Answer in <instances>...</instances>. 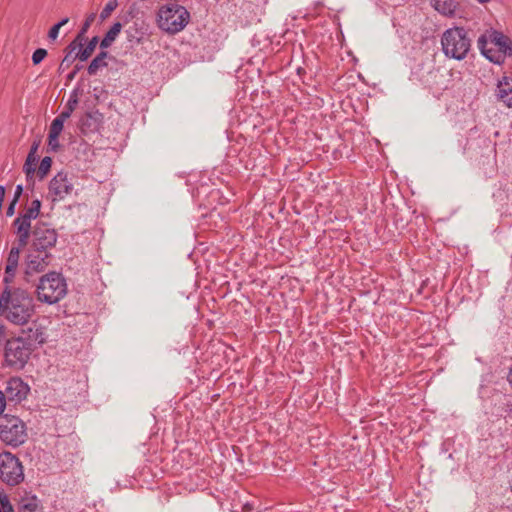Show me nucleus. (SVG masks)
Here are the masks:
<instances>
[{
    "mask_svg": "<svg viewBox=\"0 0 512 512\" xmlns=\"http://www.w3.org/2000/svg\"><path fill=\"white\" fill-rule=\"evenodd\" d=\"M35 314L32 294L23 288L6 286L0 295V316L15 325L25 326Z\"/></svg>",
    "mask_w": 512,
    "mask_h": 512,
    "instance_id": "obj_1",
    "label": "nucleus"
},
{
    "mask_svg": "<svg viewBox=\"0 0 512 512\" xmlns=\"http://www.w3.org/2000/svg\"><path fill=\"white\" fill-rule=\"evenodd\" d=\"M441 46L446 57L461 61L471 50V39L464 27L455 26L443 32Z\"/></svg>",
    "mask_w": 512,
    "mask_h": 512,
    "instance_id": "obj_2",
    "label": "nucleus"
},
{
    "mask_svg": "<svg viewBox=\"0 0 512 512\" xmlns=\"http://www.w3.org/2000/svg\"><path fill=\"white\" fill-rule=\"evenodd\" d=\"M190 21L188 10L177 3H170L159 8L157 14L158 27L171 35L182 31Z\"/></svg>",
    "mask_w": 512,
    "mask_h": 512,
    "instance_id": "obj_3",
    "label": "nucleus"
},
{
    "mask_svg": "<svg viewBox=\"0 0 512 512\" xmlns=\"http://www.w3.org/2000/svg\"><path fill=\"white\" fill-rule=\"evenodd\" d=\"M37 299L46 304H55L65 297L67 284L64 277L57 272L43 275L36 288Z\"/></svg>",
    "mask_w": 512,
    "mask_h": 512,
    "instance_id": "obj_4",
    "label": "nucleus"
},
{
    "mask_svg": "<svg viewBox=\"0 0 512 512\" xmlns=\"http://www.w3.org/2000/svg\"><path fill=\"white\" fill-rule=\"evenodd\" d=\"M28 439L27 426L18 416L4 414L0 416V441L17 448Z\"/></svg>",
    "mask_w": 512,
    "mask_h": 512,
    "instance_id": "obj_5",
    "label": "nucleus"
},
{
    "mask_svg": "<svg viewBox=\"0 0 512 512\" xmlns=\"http://www.w3.org/2000/svg\"><path fill=\"white\" fill-rule=\"evenodd\" d=\"M33 346L25 342L23 337H16L6 341L5 364L14 369L21 370L25 367L32 353Z\"/></svg>",
    "mask_w": 512,
    "mask_h": 512,
    "instance_id": "obj_6",
    "label": "nucleus"
},
{
    "mask_svg": "<svg viewBox=\"0 0 512 512\" xmlns=\"http://www.w3.org/2000/svg\"><path fill=\"white\" fill-rule=\"evenodd\" d=\"M0 480L9 486H16L24 480L22 463L9 451L0 453Z\"/></svg>",
    "mask_w": 512,
    "mask_h": 512,
    "instance_id": "obj_7",
    "label": "nucleus"
},
{
    "mask_svg": "<svg viewBox=\"0 0 512 512\" xmlns=\"http://www.w3.org/2000/svg\"><path fill=\"white\" fill-rule=\"evenodd\" d=\"M73 175L59 171L49 182L48 194L53 202L62 201L74 190Z\"/></svg>",
    "mask_w": 512,
    "mask_h": 512,
    "instance_id": "obj_8",
    "label": "nucleus"
},
{
    "mask_svg": "<svg viewBox=\"0 0 512 512\" xmlns=\"http://www.w3.org/2000/svg\"><path fill=\"white\" fill-rule=\"evenodd\" d=\"M32 235V247L40 252H47L48 248L54 247L58 237L55 229L50 228L45 223L38 224L34 228Z\"/></svg>",
    "mask_w": 512,
    "mask_h": 512,
    "instance_id": "obj_9",
    "label": "nucleus"
},
{
    "mask_svg": "<svg viewBox=\"0 0 512 512\" xmlns=\"http://www.w3.org/2000/svg\"><path fill=\"white\" fill-rule=\"evenodd\" d=\"M29 391L30 387L28 384L20 377L15 376L11 377L6 382L5 390L3 392L8 399V403L16 405L26 399Z\"/></svg>",
    "mask_w": 512,
    "mask_h": 512,
    "instance_id": "obj_10",
    "label": "nucleus"
},
{
    "mask_svg": "<svg viewBox=\"0 0 512 512\" xmlns=\"http://www.w3.org/2000/svg\"><path fill=\"white\" fill-rule=\"evenodd\" d=\"M51 254L33 249L27 256L26 274L43 272L50 264Z\"/></svg>",
    "mask_w": 512,
    "mask_h": 512,
    "instance_id": "obj_11",
    "label": "nucleus"
},
{
    "mask_svg": "<svg viewBox=\"0 0 512 512\" xmlns=\"http://www.w3.org/2000/svg\"><path fill=\"white\" fill-rule=\"evenodd\" d=\"M502 39H504V33L490 28L479 36L477 40V46L481 54L487 59V56H490V53L494 51L493 49L487 47L488 43L490 42L495 46H498Z\"/></svg>",
    "mask_w": 512,
    "mask_h": 512,
    "instance_id": "obj_12",
    "label": "nucleus"
},
{
    "mask_svg": "<svg viewBox=\"0 0 512 512\" xmlns=\"http://www.w3.org/2000/svg\"><path fill=\"white\" fill-rule=\"evenodd\" d=\"M497 47L498 50L490 53L487 59L494 64L501 65L505 62L507 56H512V40L504 34V39L500 41Z\"/></svg>",
    "mask_w": 512,
    "mask_h": 512,
    "instance_id": "obj_13",
    "label": "nucleus"
},
{
    "mask_svg": "<svg viewBox=\"0 0 512 512\" xmlns=\"http://www.w3.org/2000/svg\"><path fill=\"white\" fill-rule=\"evenodd\" d=\"M41 144V139H35L30 147V151L27 155L26 161L23 165V171L26 174L28 181L32 180L36 172V164L38 162V149Z\"/></svg>",
    "mask_w": 512,
    "mask_h": 512,
    "instance_id": "obj_14",
    "label": "nucleus"
},
{
    "mask_svg": "<svg viewBox=\"0 0 512 512\" xmlns=\"http://www.w3.org/2000/svg\"><path fill=\"white\" fill-rule=\"evenodd\" d=\"M31 220L30 218H26L25 215H20L17 217L13 225L16 227V233L18 236V244L20 247H25L28 244L31 230Z\"/></svg>",
    "mask_w": 512,
    "mask_h": 512,
    "instance_id": "obj_15",
    "label": "nucleus"
},
{
    "mask_svg": "<svg viewBox=\"0 0 512 512\" xmlns=\"http://www.w3.org/2000/svg\"><path fill=\"white\" fill-rule=\"evenodd\" d=\"M27 328L22 330V336L25 342H30V345L34 347L35 343L42 344L45 342L43 328L36 322H29Z\"/></svg>",
    "mask_w": 512,
    "mask_h": 512,
    "instance_id": "obj_16",
    "label": "nucleus"
},
{
    "mask_svg": "<svg viewBox=\"0 0 512 512\" xmlns=\"http://www.w3.org/2000/svg\"><path fill=\"white\" fill-rule=\"evenodd\" d=\"M19 512H43L41 501L35 494L25 491L18 502Z\"/></svg>",
    "mask_w": 512,
    "mask_h": 512,
    "instance_id": "obj_17",
    "label": "nucleus"
},
{
    "mask_svg": "<svg viewBox=\"0 0 512 512\" xmlns=\"http://www.w3.org/2000/svg\"><path fill=\"white\" fill-rule=\"evenodd\" d=\"M498 99H500L507 107L512 108V79L503 76L498 81L497 93Z\"/></svg>",
    "mask_w": 512,
    "mask_h": 512,
    "instance_id": "obj_18",
    "label": "nucleus"
},
{
    "mask_svg": "<svg viewBox=\"0 0 512 512\" xmlns=\"http://www.w3.org/2000/svg\"><path fill=\"white\" fill-rule=\"evenodd\" d=\"M434 8L444 16L453 17L455 15L457 5L453 0H437L434 4Z\"/></svg>",
    "mask_w": 512,
    "mask_h": 512,
    "instance_id": "obj_19",
    "label": "nucleus"
},
{
    "mask_svg": "<svg viewBox=\"0 0 512 512\" xmlns=\"http://www.w3.org/2000/svg\"><path fill=\"white\" fill-rule=\"evenodd\" d=\"M108 56V52L101 51L89 64L87 68V72L89 75H96L100 68H104L107 66V62L105 59Z\"/></svg>",
    "mask_w": 512,
    "mask_h": 512,
    "instance_id": "obj_20",
    "label": "nucleus"
},
{
    "mask_svg": "<svg viewBox=\"0 0 512 512\" xmlns=\"http://www.w3.org/2000/svg\"><path fill=\"white\" fill-rule=\"evenodd\" d=\"M121 29L122 24L120 22L114 23L102 39L100 47L102 49L108 48L112 44V42L117 38V36L121 32Z\"/></svg>",
    "mask_w": 512,
    "mask_h": 512,
    "instance_id": "obj_21",
    "label": "nucleus"
},
{
    "mask_svg": "<svg viewBox=\"0 0 512 512\" xmlns=\"http://www.w3.org/2000/svg\"><path fill=\"white\" fill-rule=\"evenodd\" d=\"M99 38L97 36H94L90 39V41L87 43V45L78 51L77 56L78 59L81 61H86L94 52L97 44H98Z\"/></svg>",
    "mask_w": 512,
    "mask_h": 512,
    "instance_id": "obj_22",
    "label": "nucleus"
},
{
    "mask_svg": "<svg viewBox=\"0 0 512 512\" xmlns=\"http://www.w3.org/2000/svg\"><path fill=\"white\" fill-rule=\"evenodd\" d=\"M51 165H52V159L51 157L49 156H46L44 157L41 162H40V165L38 167V170H37V177L42 180L46 177V175L48 174V172L50 171L51 169Z\"/></svg>",
    "mask_w": 512,
    "mask_h": 512,
    "instance_id": "obj_23",
    "label": "nucleus"
},
{
    "mask_svg": "<svg viewBox=\"0 0 512 512\" xmlns=\"http://www.w3.org/2000/svg\"><path fill=\"white\" fill-rule=\"evenodd\" d=\"M95 17H96L95 13H90L86 17L84 23L82 24V27H81L80 31L78 32V34L76 36L77 40H79V41H85L86 40L85 34L87 33L88 29L90 28V26L94 22Z\"/></svg>",
    "mask_w": 512,
    "mask_h": 512,
    "instance_id": "obj_24",
    "label": "nucleus"
},
{
    "mask_svg": "<svg viewBox=\"0 0 512 512\" xmlns=\"http://www.w3.org/2000/svg\"><path fill=\"white\" fill-rule=\"evenodd\" d=\"M64 127V122L57 117L52 121L50 128H49V134L51 141L56 140V138L59 137Z\"/></svg>",
    "mask_w": 512,
    "mask_h": 512,
    "instance_id": "obj_25",
    "label": "nucleus"
},
{
    "mask_svg": "<svg viewBox=\"0 0 512 512\" xmlns=\"http://www.w3.org/2000/svg\"><path fill=\"white\" fill-rule=\"evenodd\" d=\"M41 209V201L39 199H35L31 202V205L29 208L25 211L23 215L26 216V218L30 219H36L40 214Z\"/></svg>",
    "mask_w": 512,
    "mask_h": 512,
    "instance_id": "obj_26",
    "label": "nucleus"
},
{
    "mask_svg": "<svg viewBox=\"0 0 512 512\" xmlns=\"http://www.w3.org/2000/svg\"><path fill=\"white\" fill-rule=\"evenodd\" d=\"M23 247H20L19 245L17 247H12L9 254H8V257H7V262H6V265H11V266H14L16 268H18V262H19V257H20V251Z\"/></svg>",
    "mask_w": 512,
    "mask_h": 512,
    "instance_id": "obj_27",
    "label": "nucleus"
},
{
    "mask_svg": "<svg viewBox=\"0 0 512 512\" xmlns=\"http://www.w3.org/2000/svg\"><path fill=\"white\" fill-rule=\"evenodd\" d=\"M118 1L117 0H108V2L105 4L104 8L102 9L100 13V18L102 20H105L108 18L111 13L117 8Z\"/></svg>",
    "mask_w": 512,
    "mask_h": 512,
    "instance_id": "obj_28",
    "label": "nucleus"
},
{
    "mask_svg": "<svg viewBox=\"0 0 512 512\" xmlns=\"http://www.w3.org/2000/svg\"><path fill=\"white\" fill-rule=\"evenodd\" d=\"M68 21H69V18L66 17V18L62 19L60 22H58L57 24L53 25L48 32V37L51 40H55L58 37L60 28L62 26H64L65 24H67Z\"/></svg>",
    "mask_w": 512,
    "mask_h": 512,
    "instance_id": "obj_29",
    "label": "nucleus"
},
{
    "mask_svg": "<svg viewBox=\"0 0 512 512\" xmlns=\"http://www.w3.org/2000/svg\"><path fill=\"white\" fill-rule=\"evenodd\" d=\"M17 268L11 265H6L5 267V275L3 278V282L6 284V286H9L14 280V277L16 275Z\"/></svg>",
    "mask_w": 512,
    "mask_h": 512,
    "instance_id": "obj_30",
    "label": "nucleus"
},
{
    "mask_svg": "<svg viewBox=\"0 0 512 512\" xmlns=\"http://www.w3.org/2000/svg\"><path fill=\"white\" fill-rule=\"evenodd\" d=\"M0 509L2 512H14L13 506L10 503L8 495L0 492Z\"/></svg>",
    "mask_w": 512,
    "mask_h": 512,
    "instance_id": "obj_31",
    "label": "nucleus"
},
{
    "mask_svg": "<svg viewBox=\"0 0 512 512\" xmlns=\"http://www.w3.org/2000/svg\"><path fill=\"white\" fill-rule=\"evenodd\" d=\"M78 101V90L75 89L71 92L69 100L66 103L65 109H68L73 112L78 104Z\"/></svg>",
    "mask_w": 512,
    "mask_h": 512,
    "instance_id": "obj_32",
    "label": "nucleus"
},
{
    "mask_svg": "<svg viewBox=\"0 0 512 512\" xmlns=\"http://www.w3.org/2000/svg\"><path fill=\"white\" fill-rule=\"evenodd\" d=\"M76 58H78L77 53L75 55L66 54L59 65V72L61 73L67 69L75 61Z\"/></svg>",
    "mask_w": 512,
    "mask_h": 512,
    "instance_id": "obj_33",
    "label": "nucleus"
},
{
    "mask_svg": "<svg viewBox=\"0 0 512 512\" xmlns=\"http://www.w3.org/2000/svg\"><path fill=\"white\" fill-rule=\"evenodd\" d=\"M47 56V51L43 48H38L32 54V62L34 65H38Z\"/></svg>",
    "mask_w": 512,
    "mask_h": 512,
    "instance_id": "obj_34",
    "label": "nucleus"
},
{
    "mask_svg": "<svg viewBox=\"0 0 512 512\" xmlns=\"http://www.w3.org/2000/svg\"><path fill=\"white\" fill-rule=\"evenodd\" d=\"M83 43L84 41H79L77 40V37H75V39L66 47V54L74 55L73 53L76 50L80 51V49L83 47Z\"/></svg>",
    "mask_w": 512,
    "mask_h": 512,
    "instance_id": "obj_35",
    "label": "nucleus"
},
{
    "mask_svg": "<svg viewBox=\"0 0 512 512\" xmlns=\"http://www.w3.org/2000/svg\"><path fill=\"white\" fill-rule=\"evenodd\" d=\"M7 402V397L5 396L4 392L0 390V416L4 415L3 412L5 410Z\"/></svg>",
    "mask_w": 512,
    "mask_h": 512,
    "instance_id": "obj_36",
    "label": "nucleus"
},
{
    "mask_svg": "<svg viewBox=\"0 0 512 512\" xmlns=\"http://www.w3.org/2000/svg\"><path fill=\"white\" fill-rule=\"evenodd\" d=\"M22 193H23V186L17 185L15 192H14L13 199H12L14 201V203H18L19 198L21 197Z\"/></svg>",
    "mask_w": 512,
    "mask_h": 512,
    "instance_id": "obj_37",
    "label": "nucleus"
},
{
    "mask_svg": "<svg viewBox=\"0 0 512 512\" xmlns=\"http://www.w3.org/2000/svg\"><path fill=\"white\" fill-rule=\"evenodd\" d=\"M72 113V111L64 108V110L57 116V118L65 122Z\"/></svg>",
    "mask_w": 512,
    "mask_h": 512,
    "instance_id": "obj_38",
    "label": "nucleus"
},
{
    "mask_svg": "<svg viewBox=\"0 0 512 512\" xmlns=\"http://www.w3.org/2000/svg\"><path fill=\"white\" fill-rule=\"evenodd\" d=\"M48 145L52 151H57L60 147L58 138H56L54 141H51L50 134H48Z\"/></svg>",
    "mask_w": 512,
    "mask_h": 512,
    "instance_id": "obj_39",
    "label": "nucleus"
},
{
    "mask_svg": "<svg viewBox=\"0 0 512 512\" xmlns=\"http://www.w3.org/2000/svg\"><path fill=\"white\" fill-rule=\"evenodd\" d=\"M81 68H82L81 66L76 65V66L74 67V69H73V70H72V71L67 75V80H68V81H72V80L76 77L77 73L79 72V70H80Z\"/></svg>",
    "mask_w": 512,
    "mask_h": 512,
    "instance_id": "obj_40",
    "label": "nucleus"
},
{
    "mask_svg": "<svg viewBox=\"0 0 512 512\" xmlns=\"http://www.w3.org/2000/svg\"><path fill=\"white\" fill-rule=\"evenodd\" d=\"M16 204H17V203H14V201H13V200H11V202L9 203V205H8V207H7V210H6V215H7L8 217H11V216L14 214Z\"/></svg>",
    "mask_w": 512,
    "mask_h": 512,
    "instance_id": "obj_41",
    "label": "nucleus"
},
{
    "mask_svg": "<svg viewBox=\"0 0 512 512\" xmlns=\"http://www.w3.org/2000/svg\"><path fill=\"white\" fill-rule=\"evenodd\" d=\"M5 333H6V327H5V325L0 323V340L5 337Z\"/></svg>",
    "mask_w": 512,
    "mask_h": 512,
    "instance_id": "obj_42",
    "label": "nucleus"
},
{
    "mask_svg": "<svg viewBox=\"0 0 512 512\" xmlns=\"http://www.w3.org/2000/svg\"><path fill=\"white\" fill-rule=\"evenodd\" d=\"M4 197H5V187L0 186V201L3 202Z\"/></svg>",
    "mask_w": 512,
    "mask_h": 512,
    "instance_id": "obj_43",
    "label": "nucleus"
},
{
    "mask_svg": "<svg viewBox=\"0 0 512 512\" xmlns=\"http://www.w3.org/2000/svg\"><path fill=\"white\" fill-rule=\"evenodd\" d=\"M507 380H508L509 384L512 386V365L510 366Z\"/></svg>",
    "mask_w": 512,
    "mask_h": 512,
    "instance_id": "obj_44",
    "label": "nucleus"
},
{
    "mask_svg": "<svg viewBox=\"0 0 512 512\" xmlns=\"http://www.w3.org/2000/svg\"><path fill=\"white\" fill-rule=\"evenodd\" d=\"M476 1L481 4H485V3H488L490 0H476Z\"/></svg>",
    "mask_w": 512,
    "mask_h": 512,
    "instance_id": "obj_45",
    "label": "nucleus"
},
{
    "mask_svg": "<svg viewBox=\"0 0 512 512\" xmlns=\"http://www.w3.org/2000/svg\"><path fill=\"white\" fill-rule=\"evenodd\" d=\"M510 412H512V404L510 405V409H509Z\"/></svg>",
    "mask_w": 512,
    "mask_h": 512,
    "instance_id": "obj_46",
    "label": "nucleus"
}]
</instances>
